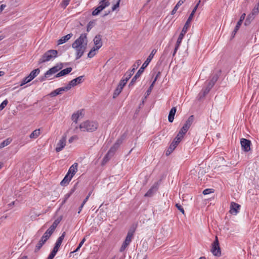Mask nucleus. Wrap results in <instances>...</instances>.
<instances>
[{
  "label": "nucleus",
  "mask_w": 259,
  "mask_h": 259,
  "mask_svg": "<svg viewBox=\"0 0 259 259\" xmlns=\"http://www.w3.org/2000/svg\"><path fill=\"white\" fill-rule=\"evenodd\" d=\"M157 50L156 49H153L151 51L150 54L149 55L146 61L142 64V66L136 73V75L133 77L129 84L130 87L134 85L135 82L136 81V80L140 76L141 74L144 72V69L147 67L149 63L151 62Z\"/></svg>",
  "instance_id": "nucleus-1"
},
{
  "label": "nucleus",
  "mask_w": 259,
  "mask_h": 259,
  "mask_svg": "<svg viewBox=\"0 0 259 259\" xmlns=\"http://www.w3.org/2000/svg\"><path fill=\"white\" fill-rule=\"evenodd\" d=\"M98 127L97 122L90 120L83 122L79 125V128L82 132H93L95 131Z\"/></svg>",
  "instance_id": "nucleus-2"
},
{
  "label": "nucleus",
  "mask_w": 259,
  "mask_h": 259,
  "mask_svg": "<svg viewBox=\"0 0 259 259\" xmlns=\"http://www.w3.org/2000/svg\"><path fill=\"white\" fill-rule=\"evenodd\" d=\"M191 22V20L189 21V19H188L186 22L185 23V24L182 29V30L181 31V33L179 36V37L177 39L176 45L175 46V48L174 49V51L172 54V56H174L175 55L177 50H178V49L182 42V39L184 38V35L186 33L188 28L190 27Z\"/></svg>",
  "instance_id": "nucleus-3"
},
{
  "label": "nucleus",
  "mask_w": 259,
  "mask_h": 259,
  "mask_svg": "<svg viewBox=\"0 0 259 259\" xmlns=\"http://www.w3.org/2000/svg\"><path fill=\"white\" fill-rule=\"evenodd\" d=\"M58 51L55 50H50L47 51L39 59L38 63L41 64L55 59L57 57Z\"/></svg>",
  "instance_id": "nucleus-4"
},
{
  "label": "nucleus",
  "mask_w": 259,
  "mask_h": 259,
  "mask_svg": "<svg viewBox=\"0 0 259 259\" xmlns=\"http://www.w3.org/2000/svg\"><path fill=\"white\" fill-rule=\"evenodd\" d=\"M40 72L39 68H36L32 70L28 76L25 77L22 80L20 86H22L26 83L30 82L34 79Z\"/></svg>",
  "instance_id": "nucleus-5"
},
{
  "label": "nucleus",
  "mask_w": 259,
  "mask_h": 259,
  "mask_svg": "<svg viewBox=\"0 0 259 259\" xmlns=\"http://www.w3.org/2000/svg\"><path fill=\"white\" fill-rule=\"evenodd\" d=\"M128 80V79L127 78L124 77V76L122 77V79L120 80L117 87L114 92L113 95V98H116L120 94Z\"/></svg>",
  "instance_id": "nucleus-6"
},
{
  "label": "nucleus",
  "mask_w": 259,
  "mask_h": 259,
  "mask_svg": "<svg viewBox=\"0 0 259 259\" xmlns=\"http://www.w3.org/2000/svg\"><path fill=\"white\" fill-rule=\"evenodd\" d=\"M211 251L214 256H220L221 255V248L217 236H215V240L212 243Z\"/></svg>",
  "instance_id": "nucleus-7"
},
{
  "label": "nucleus",
  "mask_w": 259,
  "mask_h": 259,
  "mask_svg": "<svg viewBox=\"0 0 259 259\" xmlns=\"http://www.w3.org/2000/svg\"><path fill=\"white\" fill-rule=\"evenodd\" d=\"M87 33H82L80 36L76 39L72 45H75L76 47L79 46H87L88 44Z\"/></svg>",
  "instance_id": "nucleus-8"
},
{
  "label": "nucleus",
  "mask_w": 259,
  "mask_h": 259,
  "mask_svg": "<svg viewBox=\"0 0 259 259\" xmlns=\"http://www.w3.org/2000/svg\"><path fill=\"white\" fill-rule=\"evenodd\" d=\"M72 47L76 50V60H77L83 55L87 46H79L76 47L75 45H72Z\"/></svg>",
  "instance_id": "nucleus-9"
},
{
  "label": "nucleus",
  "mask_w": 259,
  "mask_h": 259,
  "mask_svg": "<svg viewBox=\"0 0 259 259\" xmlns=\"http://www.w3.org/2000/svg\"><path fill=\"white\" fill-rule=\"evenodd\" d=\"M141 63V61L140 60H137L136 63L133 65L132 69L131 70H129L128 71H127L124 75V77L127 78L129 80V79L133 75V73H134L135 71L140 66Z\"/></svg>",
  "instance_id": "nucleus-10"
},
{
  "label": "nucleus",
  "mask_w": 259,
  "mask_h": 259,
  "mask_svg": "<svg viewBox=\"0 0 259 259\" xmlns=\"http://www.w3.org/2000/svg\"><path fill=\"white\" fill-rule=\"evenodd\" d=\"M241 147L244 151L247 152L250 150L251 141L245 138L240 140Z\"/></svg>",
  "instance_id": "nucleus-11"
},
{
  "label": "nucleus",
  "mask_w": 259,
  "mask_h": 259,
  "mask_svg": "<svg viewBox=\"0 0 259 259\" xmlns=\"http://www.w3.org/2000/svg\"><path fill=\"white\" fill-rule=\"evenodd\" d=\"M63 68V64L60 63L57 64L55 66H53V67L49 69L46 72V77L47 76V75H51L53 74L56 73L58 71H59L60 70H61Z\"/></svg>",
  "instance_id": "nucleus-12"
},
{
  "label": "nucleus",
  "mask_w": 259,
  "mask_h": 259,
  "mask_svg": "<svg viewBox=\"0 0 259 259\" xmlns=\"http://www.w3.org/2000/svg\"><path fill=\"white\" fill-rule=\"evenodd\" d=\"M66 135H64L59 140V142L57 144L55 149L57 152H59L64 148L66 143Z\"/></svg>",
  "instance_id": "nucleus-13"
},
{
  "label": "nucleus",
  "mask_w": 259,
  "mask_h": 259,
  "mask_svg": "<svg viewBox=\"0 0 259 259\" xmlns=\"http://www.w3.org/2000/svg\"><path fill=\"white\" fill-rule=\"evenodd\" d=\"M84 80V76H80L78 77H76L72 80H71L69 83L68 84L70 86V88L71 89L72 87H74L77 84H79L81 83H82Z\"/></svg>",
  "instance_id": "nucleus-14"
},
{
  "label": "nucleus",
  "mask_w": 259,
  "mask_h": 259,
  "mask_svg": "<svg viewBox=\"0 0 259 259\" xmlns=\"http://www.w3.org/2000/svg\"><path fill=\"white\" fill-rule=\"evenodd\" d=\"M94 44L96 50H99L102 46V36L100 34L97 35L94 38Z\"/></svg>",
  "instance_id": "nucleus-15"
},
{
  "label": "nucleus",
  "mask_w": 259,
  "mask_h": 259,
  "mask_svg": "<svg viewBox=\"0 0 259 259\" xmlns=\"http://www.w3.org/2000/svg\"><path fill=\"white\" fill-rule=\"evenodd\" d=\"M123 141V139L120 138L118 139L114 144L109 149V151L110 153H111V154L114 155L116 151L119 148L120 145L122 144Z\"/></svg>",
  "instance_id": "nucleus-16"
},
{
  "label": "nucleus",
  "mask_w": 259,
  "mask_h": 259,
  "mask_svg": "<svg viewBox=\"0 0 259 259\" xmlns=\"http://www.w3.org/2000/svg\"><path fill=\"white\" fill-rule=\"evenodd\" d=\"M240 207V205L232 202L231 203L230 212L232 214L236 215L239 212Z\"/></svg>",
  "instance_id": "nucleus-17"
},
{
  "label": "nucleus",
  "mask_w": 259,
  "mask_h": 259,
  "mask_svg": "<svg viewBox=\"0 0 259 259\" xmlns=\"http://www.w3.org/2000/svg\"><path fill=\"white\" fill-rule=\"evenodd\" d=\"M212 87V86L207 83L206 87L205 89H203L199 94V99H201L204 98L209 92Z\"/></svg>",
  "instance_id": "nucleus-18"
},
{
  "label": "nucleus",
  "mask_w": 259,
  "mask_h": 259,
  "mask_svg": "<svg viewBox=\"0 0 259 259\" xmlns=\"http://www.w3.org/2000/svg\"><path fill=\"white\" fill-rule=\"evenodd\" d=\"M108 4H105L103 5L102 4L99 3V5L98 7H97L92 12L93 16H97L99 14V13L104 10L105 8L108 7Z\"/></svg>",
  "instance_id": "nucleus-19"
},
{
  "label": "nucleus",
  "mask_w": 259,
  "mask_h": 259,
  "mask_svg": "<svg viewBox=\"0 0 259 259\" xmlns=\"http://www.w3.org/2000/svg\"><path fill=\"white\" fill-rule=\"evenodd\" d=\"M65 232H63L62 233L61 235L58 238L53 248L57 250L58 251L59 250L60 246L61 245L62 241L65 237Z\"/></svg>",
  "instance_id": "nucleus-20"
},
{
  "label": "nucleus",
  "mask_w": 259,
  "mask_h": 259,
  "mask_svg": "<svg viewBox=\"0 0 259 259\" xmlns=\"http://www.w3.org/2000/svg\"><path fill=\"white\" fill-rule=\"evenodd\" d=\"M77 166L78 164L77 163H74L73 165H72L67 174H69V175L71 177V178H72L73 176L75 174L77 170Z\"/></svg>",
  "instance_id": "nucleus-21"
},
{
  "label": "nucleus",
  "mask_w": 259,
  "mask_h": 259,
  "mask_svg": "<svg viewBox=\"0 0 259 259\" xmlns=\"http://www.w3.org/2000/svg\"><path fill=\"white\" fill-rule=\"evenodd\" d=\"M178 145V144H177L176 142L172 141L170 144L167 150L166 151L165 155L166 156H168L169 155H170L175 150V149L177 147Z\"/></svg>",
  "instance_id": "nucleus-22"
},
{
  "label": "nucleus",
  "mask_w": 259,
  "mask_h": 259,
  "mask_svg": "<svg viewBox=\"0 0 259 259\" xmlns=\"http://www.w3.org/2000/svg\"><path fill=\"white\" fill-rule=\"evenodd\" d=\"M72 69L71 67H68L63 70H62L55 76V77L57 78L67 75L69 74L72 71Z\"/></svg>",
  "instance_id": "nucleus-23"
},
{
  "label": "nucleus",
  "mask_w": 259,
  "mask_h": 259,
  "mask_svg": "<svg viewBox=\"0 0 259 259\" xmlns=\"http://www.w3.org/2000/svg\"><path fill=\"white\" fill-rule=\"evenodd\" d=\"M83 110H81L77 111L76 113H74L72 115V117H71L72 120L75 123H77L78 118L80 116L82 117L83 116Z\"/></svg>",
  "instance_id": "nucleus-24"
},
{
  "label": "nucleus",
  "mask_w": 259,
  "mask_h": 259,
  "mask_svg": "<svg viewBox=\"0 0 259 259\" xmlns=\"http://www.w3.org/2000/svg\"><path fill=\"white\" fill-rule=\"evenodd\" d=\"M135 231L134 230L130 229L127 234L126 237L125 238V240L124 241L125 242L127 243L128 245L130 244L132 240V238L134 236V233Z\"/></svg>",
  "instance_id": "nucleus-25"
},
{
  "label": "nucleus",
  "mask_w": 259,
  "mask_h": 259,
  "mask_svg": "<svg viewBox=\"0 0 259 259\" xmlns=\"http://www.w3.org/2000/svg\"><path fill=\"white\" fill-rule=\"evenodd\" d=\"M72 35L73 34L70 33L67 34L66 35L63 36L58 40V45H59L66 42L72 37Z\"/></svg>",
  "instance_id": "nucleus-26"
},
{
  "label": "nucleus",
  "mask_w": 259,
  "mask_h": 259,
  "mask_svg": "<svg viewBox=\"0 0 259 259\" xmlns=\"http://www.w3.org/2000/svg\"><path fill=\"white\" fill-rule=\"evenodd\" d=\"M177 111L176 107H172L169 111L168 119L169 122H172L174 119V116Z\"/></svg>",
  "instance_id": "nucleus-27"
},
{
  "label": "nucleus",
  "mask_w": 259,
  "mask_h": 259,
  "mask_svg": "<svg viewBox=\"0 0 259 259\" xmlns=\"http://www.w3.org/2000/svg\"><path fill=\"white\" fill-rule=\"evenodd\" d=\"M157 190L156 185H154L145 194V197H151L153 196L154 192Z\"/></svg>",
  "instance_id": "nucleus-28"
},
{
  "label": "nucleus",
  "mask_w": 259,
  "mask_h": 259,
  "mask_svg": "<svg viewBox=\"0 0 259 259\" xmlns=\"http://www.w3.org/2000/svg\"><path fill=\"white\" fill-rule=\"evenodd\" d=\"M72 178L69 175V174H67L64 179L62 180L60 183V185L62 186H66L71 180Z\"/></svg>",
  "instance_id": "nucleus-29"
},
{
  "label": "nucleus",
  "mask_w": 259,
  "mask_h": 259,
  "mask_svg": "<svg viewBox=\"0 0 259 259\" xmlns=\"http://www.w3.org/2000/svg\"><path fill=\"white\" fill-rule=\"evenodd\" d=\"M219 78V75L218 74H214L210 81L208 82V84H210V85L213 87L216 81L218 80Z\"/></svg>",
  "instance_id": "nucleus-30"
},
{
  "label": "nucleus",
  "mask_w": 259,
  "mask_h": 259,
  "mask_svg": "<svg viewBox=\"0 0 259 259\" xmlns=\"http://www.w3.org/2000/svg\"><path fill=\"white\" fill-rule=\"evenodd\" d=\"M40 130L36 129L32 132V133L29 135L30 139H36L40 135Z\"/></svg>",
  "instance_id": "nucleus-31"
},
{
  "label": "nucleus",
  "mask_w": 259,
  "mask_h": 259,
  "mask_svg": "<svg viewBox=\"0 0 259 259\" xmlns=\"http://www.w3.org/2000/svg\"><path fill=\"white\" fill-rule=\"evenodd\" d=\"M113 156V155L111 154V153H110V152L108 151L107 153L105 155V156L103 158V159L102 161V164H104L106 162H107L109 160V159L111 158V157Z\"/></svg>",
  "instance_id": "nucleus-32"
},
{
  "label": "nucleus",
  "mask_w": 259,
  "mask_h": 259,
  "mask_svg": "<svg viewBox=\"0 0 259 259\" xmlns=\"http://www.w3.org/2000/svg\"><path fill=\"white\" fill-rule=\"evenodd\" d=\"M75 189V187H73V188H72L70 190V191L69 193H68L67 194H66L65 195L64 200L62 201V204H64L66 202L67 200L70 197V196L72 195V194L74 192Z\"/></svg>",
  "instance_id": "nucleus-33"
},
{
  "label": "nucleus",
  "mask_w": 259,
  "mask_h": 259,
  "mask_svg": "<svg viewBox=\"0 0 259 259\" xmlns=\"http://www.w3.org/2000/svg\"><path fill=\"white\" fill-rule=\"evenodd\" d=\"M254 19V17L252 16V14H249L244 22V24L247 26L250 24L251 22Z\"/></svg>",
  "instance_id": "nucleus-34"
},
{
  "label": "nucleus",
  "mask_w": 259,
  "mask_h": 259,
  "mask_svg": "<svg viewBox=\"0 0 259 259\" xmlns=\"http://www.w3.org/2000/svg\"><path fill=\"white\" fill-rule=\"evenodd\" d=\"M11 142L12 139H11L10 138H8L6 140H4L0 144V149H2L5 147V146L8 145L11 143Z\"/></svg>",
  "instance_id": "nucleus-35"
},
{
  "label": "nucleus",
  "mask_w": 259,
  "mask_h": 259,
  "mask_svg": "<svg viewBox=\"0 0 259 259\" xmlns=\"http://www.w3.org/2000/svg\"><path fill=\"white\" fill-rule=\"evenodd\" d=\"M200 0H199L198 2V3L197 4V5L195 6V7L194 8L193 10H192L191 13L190 14L189 18H188V19H189V20H192V18L193 17V16L196 12V11L197 10V9L199 5V4L200 3Z\"/></svg>",
  "instance_id": "nucleus-36"
},
{
  "label": "nucleus",
  "mask_w": 259,
  "mask_h": 259,
  "mask_svg": "<svg viewBox=\"0 0 259 259\" xmlns=\"http://www.w3.org/2000/svg\"><path fill=\"white\" fill-rule=\"evenodd\" d=\"M62 218L63 216L60 215L59 217H58L55 220V221L53 222V224L51 226L53 227L55 229H56L58 224L61 222V221L62 220Z\"/></svg>",
  "instance_id": "nucleus-37"
},
{
  "label": "nucleus",
  "mask_w": 259,
  "mask_h": 259,
  "mask_svg": "<svg viewBox=\"0 0 259 259\" xmlns=\"http://www.w3.org/2000/svg\"><path fill=\"white\" fill-rule=\"evenodd\" d=\"M189 128L190 127L188 125L184 124V125L183 126L181 130L180 131L179 133H181L183 136H184L185 134L187 132Z\"/></svg>",
  "instance_id": "nucleus-38"
},
{
  "label": "nucleus",
  "mask_w": 259,
  "mask_h": 259,
  "mask_svg": "<svg viewBox=\"0 0 259 259\" xmlns=\"http://www.w3.org/2000/svg\"><path fill=\"white\" fill-rule=\"evenodd\" d=\"M189 128L190 127L188 125L184 124V125L183 126L181 130L180 131L179 133H181L183 136H184L185 134L187 132Z\"/></svg>",
  "instance_id": "nucleus-39"
},
{
  "label": "nucleus",
  "mask_w": 259,
  "mask_h": 259,
  "mask_svg": "<svg viewBox=\"0 0 259 259\" xmlns=\"http://www.w3.org/2000/svg\"><path fill=\"white\" fill-rule=\"evenodd\" d=\"M189 128L190 127L188 125L184 124V125L183 126L181 130L180 131L179 133H181L183 136H184L185 134L187 132Z\"/></svg>",
  "instance_id": "nucleus-40"
},
{
  "label": "nucleus",
  "mask_w": 259,
  "mask_h": 259,
  "mask_svg": "<svg viewBox=\"0 0 259 259\" xmlns=\"http://www.w3.org/2000/svg\"><path fill=\"white\" fill-rule=\"evenodd\" d=\"M189 128L190 127L188 125L184 124V125L183 126L181 130L180 131L179 133H181L183 136H184L185 134L187 132Z\"/></svg>",
  "instance_id": "nucleus-41"
},
{
  "label": "nucleus",
  "mask_w": 259,
  "mask_h": 259,
  "mask_svg": "<svg viewBox=\"0 0 259 259\" xmlns=\"http://www.w3.org/2000/svg\"><path fill=\"white\" fill-rule=\"evenodd\" d=\"M194 116L193 115H191L188 118V119L186 121V122L185 123V124L188 125L190 127L191 126V125H192L193 122L194 121Z\"/></svg>",
  "instance_id": "nucleus-42"
},
{
  "label": "nucleus",
  "mask_w": 259,
  "mask_h": 259,
  "mask_svg": "<svg viewBox=\"0 0 259 259\" xmlns=\"http://www.w3.org/2000/svg\"><path fill=\"white\" fill-rule=\"evenodd\" d=\"M183 137L184 136L179 132V133L178 134V135H177L176 137L175 138L173 141L176 142L177 143L179 144V143L183 138Z\"/></svg>",
  "instance_id": "nucleus-43"
},
{
  "label": "nucleus",
  "mask_w": 259,
  "mask_h": 259,
  "mask_svg": "<svg viewBox=\"0 0 259 259\" xmlns=\"http://www.w3.org/2000/svg\"><path fill=\"white\" fill-rule=\"evenodd\" d=\"M242 24V23H240V22H238L233 32H232V36L233 37H234V36L235 35L236 33H237V31L238 30V29H239L241 25Z\"/></svg>",
  "instance_id": "nucleus-44"
},
{
  "label": "nucleus",
  "mask_w": 259,
  "mask_h": 259,
  "mask_svg": "<svg viewBox=\"0 0 259 259\" xmlns=\"http://www.w3.org/2000/svg\"><path fill=\"white\" fill-rule=\"evenodd\" d=\"M58 251L54 248L53 249L47 259H53Z\"/></svg>",
  "instance_id": "nucleus-45"
},
{
  "label": "nucleus",
  "mask_w": 259,
  "mask_h": 259,
  "mask_svg": "<svg viewBox=\"0 0 259 259\" xmlns=\"http://www.w3.org/2000/svg\"><path fill=\"white\" fill-rule=\"evenodd\" d=\"M98 50H96L95 47H93L91 51L89 52V53L88 54V56L89 58H92L93 57L95 54H96V51H98Z\"/></svg>",
  "instance_id": "nucleus-46"
},
{
  "label": "nucleus",
  "mask_w": 259,
  "mask_h": 259,
  "mask_svg": "<svg viewBox=\"0 0 259 259\" xmlns=\"http://www.w3.org/2000/svg\"><path fill=\"white\" fill-rule=\"evenodd\" d=\"M94 25H95L94 21H90L87 25V31L88 32H89L91 30V29L94 26Z\"/></svg>",
  "instance_id": "nucleus-47"
},
{
  "label": "nucleus",
  "mask_w": 259,
  "mask_h": 259,
  "mask_svg": "<svg viewBox=\"0 0 259 259\" xmlns=\"http://www.w3.org/2000/svg\"><path fill=\"white\" fill-rule=\"evenodd\" d=\"M61 94V93L60 92L59 89H57L52 91L51 93H50L49 94V96H50L51 97H55L57 95H58Z\"/></svg>",
  "instance_id": "nucleus-48"
},
{
  "label": "nucleus",
  "mask_w": 259,
  "mask_h": 259,
  "mask_svg": "<svg viewBox=\"0 0 259 259\" xmlns=\"http://www.w3.org/2000/svg\"><path fill=\"white\" fill-rule=\"evenodd\" d=\"M259 12V7L256 5L254 9L252 10V12L250 14H252V16L255 17V15H257Z\"/></svg>",
  "instance_id": "nucleus-49"
},
{
  "label": "nucleus",
  "mask_w": 259,
  "mask_h": 259,
  "mask_svg": "<svg viewBox=\"0 0 259 259\" xmlns=\"http://www.w3.org/2000/svg\"><path fill=\"white\" fill-rule=\"evenodd\" d=\"M70 1V0H63L60 4V6L63 9L66 8L68 5Z\"/></svg>",
  "instance_id": "nucleus-50"
},
{
  "label": "nucleus",
  "mask_w": 259,
  "mask_h": 259,
  "mask_svg": "<svg viewBox=\"0 0 259 259\" xmlns=\"http://www.w3.org/2000/svg\"><path fill=\"white\" fill-rule=\"evenodd\" d=\"M8 104V101L6 99L0 104V111L3 110Z\"/></svg>",
  "instance_id": "nucleus-51"
},
{
  "label": "nucleus",
  "mask_w": 259,
  "mask_h": 259,
  "mask_svg": "<svg viewBox=\"0 0 259 259\" xmlns=\"http://www.w3.org/2000/svg\"><path fill=\"white\" fill-rule=\"evenodd\" d=\"M58 89L61 93H62V92L63 91H67L71 89L68 84L66 87L60 88Z\"/></svg>",
  "instance_id": "nucleus-52"
},
{
  "label": "nucleus",
  "mask_w": 259,
  "mask_h": 259,
  "mask_svg": "<svg viewBox=\"0 0 259 259\" xmlns=\"http://www.w3.org/2000/svg\"><path fill=\"white\" fill-rule=\"evenodd\" d=\"M129 245L126 243V242H125L124 241L123 242L122 245L121 246L120 248V249H119V251L120 252H123V251L125 250V249L126 248V247L128 246Z\"/></svg>",
  "instance_id": "nucleus-53"
},
{
  "label": "nucleus",
  "mask_w": 259,
  "mask_h": 259,
  "mask_svg": "<svg viewBox=\"0 0 259 259\" xmlns=\"http://www.w3.org/2000/svg\"><path fill=\"white\" fill-rule=\"evenodd\" d=\"M55 229H55L53 227L51 226L46 232H47V234H49V235H52Z\"/></svg>",
  "instance_id": "nucleus-54"
},
{
  "label": "nucleus",
  "mask_w": 259,
  "mask_h": 259,
  "mask_svg": "<svg viewBox=\"0 0 259 259\" xmlns=\"http://www.w3.org/2000/svg\"><path fill=\"white\" fill-rule=\"evenodd\" d=\"M176 207L179 209L183 214H185V211L182 205L179 203L176 204Z\"/></svg>",
  "instance_id": "nucleus-55"
},
{
  "label": "nucleus",
  "mask_w": 259,
  "mask_h": 259,
  "mask_svg": "<svg viewBox=\"0 0 259 259\" xmlns=\"http://www.w3.org/2000/svg\"><path fill=\"white\" fill-rule=\"evenodd\" d=\"M154 84V82H152V83L150 85L149 88L147 90L146 93V94H147V96H149V94L151 93V91H152V89L153 88Z\"/></svg>",
  "instance_id": "nucleus-56"
},
{
  "label": "nucleus",
  "mask_w": 259,
  "mask_h": 259,
  "mask_svg": "<svg viewBox=\"0 0 259 259\" xmlns=\"http://www.w3.org/2000/svg\"><path fill=\"white\" fill-rule=\"evenodd\" d=\"M42 246V245L39 243L38 242V243L36 244L35 248L34 249V252H37Z\"/></svg>",
  "instance_id": "nucleus-57"
},
{
  "label": "nucleus",
  "mask_w": 259,
  "mask_h": 259,
  "mask_svg": "<svg viewBox=\"0 0 259 259\" xmlns=\"http://www.w3.org/2000/svg\"><path fill=\"white\" fill-rule=\"evenodd\" d=\"M212 192L211 189H206L203 191L204 195H207Z\"/></svg>",
  "instance_id": "nucleus-58"
},
{
  "label": "nucleus",
  "mask_w": 259,
  "mask_h": 259,
  "mask_svg": "<svg viewBox=\"0 0 259 259\" xmlns=\"http://www.w3.org/2000/svg\"><path fill=\"white\" fill-rule=\"evenodd\" d=\"M119 4L120 3H119V2H117L116 4L112 7V11H114L115 10H116V9L119 7Z\"/></svg>",
  "instance_id": "nucleus-59"
},
{
  "label": "nucleus",
  "mask_w": 259,
  "mask_h": 259,
  "mask_svg": "<svg viewBox=\"0 0 259 259\" xmlns=\"http://www.w3.org/2000/svg\"><path fill=\"white\" fill-rule=\"evenodd\" d=\"M245 16L246 15L245 13L242 14L239 19V20L238 22H240V23H242L245 19Z\"/></svg>",
  "instance_id": "nucleus-60"
},
{
  "label": "nucleus",
  "mask_w": 259,
  "mask_h": 259,
  "mask_svg": "<svg viewBox=\"0 0 259 259\" xmlns=\"http://www.w3.org/2000/svg\"><path fill=\"white\" fill-rule=\"evenodd\" d=\"M180 6H178V5L177 4L174 8L173 9V10H172L171 11V14L173 15L174 14L176 13V12H177V11L178 10V8Z\"/></svg>",
  "instance_id": "nucleus-61"
},
{
  "label": "nucleus",
  "mask_w": 259,
  "mask_h": 259,
  "mask_svg": "<svg viewBox=\"0 0 259 259\" xmlns=\"http://www.w3.org/2000/svg\"><path fill=\"white\" fill-rule=\"evenodd\" d=\"M161 75V72L160 71H158L157 74H156V75L154 79V80L152 82H154L155 83V82H156V81L157 80V79L158 78V77L160 76Z\"/></svg>",
  "instance_id": "nucleus-62"
},
{
  "label": "nucleus",
  "mask_w": 259,
  "mask_h": 259,
  "mask_svg": "<svg viewBox=\"0 0 259 259\" xmlns=\"http://www.w3.org/2000/svg\"><path fill=\"white\" fill-rule=\"evenodd\" d=\"M99 3H100V4H103V5H104L105 4H108V7L110 5L109 2L107 1V0H101Z\"/></svg>",
  "instance_id": "nucleus-63"
},
{
  "label": "nucleus",
  "mask_w": 259,
  "mask_h": 259,
  "mask_svg": "<svg viewBox=\"0 0 259 259\" xmlns=\"http://www.w3.org/2000/svg\"><path fill=\"white\" fill-rule=\"evenodd\" d=\"M50 76V75H47V76L46 77V73H45L44 76L41 77L39 78V80H40V81H43L45 80L47 78H48Z\"/></svg>",
  "instance_id": "nucleus-64"
}]
</instances>
